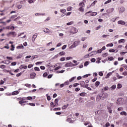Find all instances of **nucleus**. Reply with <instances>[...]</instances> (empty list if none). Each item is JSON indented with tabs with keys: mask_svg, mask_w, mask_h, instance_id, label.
<instances>
[{
	"mask_svg": "<svg viewBox=\"0 0 127 127\" xmlns=\"http://www.w3.org/2000/svg\"><path fill=\"white\" fill-rule=\"evenodd\" d=\"M80 40L75 41L73 44L69 47L70 49H72V48H75V47H77L78 46V44H80Z\"/></svg>",
	"mask_w": 127,
	"mask_h": 127,
	"instance_id": "obj_1",
	"label": "nucleus"
},
{
	"mask_svg": "<svg viewBox=\"0 0 127 127\" xmlns=\"http://www.w3.org/2000/svg\"><path fill=\"white\" fill-rule=\"evenodd\" d=\"M99 96H100L102 100H105V99H107V98H108V93H102L99 94Z\"/></svg>",
	"mask_w": 127,
	"mask_h": 127,
	"instance_id": "obj_2",
	"label": "nucleus"
},
{
	"mask_svg": "<svg viewBox=\"0 0 127 127\" xmlns=\"http://www.w3.org/2000/svg\"><path fill=\"white\" fill-rule=\"evenodd\" d=\"M6 35L8 37H9L10 35H13V36L15 37V36H16V33H15V32H10L7 34Z\"/></svg>",
	"mask_w": 127,
	"mask_h": 127,
	"instance_id": "obj_3",
	"label": "nucleus"
},
{
	"mask_svg": "<svg viewBox=\"0 0 127 127\" xmlns=\"http://www.w3.org/2000/svg\"><path fill=\"white\" fill-rule=\"evenodd\" d=\"M121 104H123V98H119L117 101V104L119 105H121Z\"/></svg>",
	"mask_w": 127,
	"mask_h": 127,
	"instance_id": "obj_4",
	"label": "nucleus"
},
{
	"mask_svg": "<svg viewBox=\"0 0 127 127\" xmlns=\"http://www.w3.org/2000/svg\"><path fill=\"white\" fill-rule=\"evenodd\" d=\"M44 32H45V33H48V34H51L52 33V31L51 30H49L48 28H46V29L43 30Z\"/></svg>",
	"mask_w": 127,
	"mask_h": 127,
	"instance_id": "obj_5",
	"label": "nucleus"
},
{
	"mask_svg": "<svg viewBox=\"0 0 127 127\" xmlns=\"http://www.w3.org/2000/svg\"><path fill=\"white\" fill-rule=\"evenodd\" d=\"M36 76V73H35V72H32V73L30 74V77L31 79H34Z\"/></svg>",
	"mask_w": 127,
	"mask_h": 127,
	"instance_id": "obj_6",
	"label": "nucleus"
},
{
	"mask_svg": "<svg viewBox=\"0 0 127 127\" xmlns=\"http://www.w3.org/2000/svg\"><path fill=\"white\" fill-rule=\"evenodd\" d=\"M37 33H35L34 34V35L33 36L32 38V40L33 42H34V41L35 40V39H36V38L37 37Z\"/></svg>",
	"mask_w": 127,
	"mask_h": 127,
	"instance_id": "obj_7",
	"label": "nucleus"
},
{
	"mask_svg": "<svg viewBox=\"0 0 127 127\" xmlns=\"http://www.w3.org/2000/svg\"><path fill=\"white\" fill-rule=\"evenodd\" d=\"M113 11H114V8H111L106 10L107 13H111V12H113Z\"/></svg>",
	"mask_w": 127,
	"mask_h": 127,
	"instance_id": "obj_8",
	"label": "nucleus"
},
{
	"mask_svg": "<svg viewBox=\"0 0 127 127\" xmlns=\"http://www.w3.org/2000/svg\"><path fill=\"white\" fill-rule=\"evenodd\" d=\"M118 24H121L122 25H125L126 24V22L123 20H120L118 22Z\"/></svg>",
	"mask_w": 127,
	"mask_h": 127,
	"instance_id": "obj_9",
	"label": "nucleus"
},
{
	"mask_svg": "<svg viewBox=\"0 0 127 127\" xmlns=\"http://www.w3.org/2000/svg\"><path fill=\"white\" fill-rule=\"evenodd\" d=\"M71 64H72V62L67 63L65 64L64 67H71Z\"/></svg>",
	"mask_w": 127,
	"mask_h": 127,
	"instance_id": "obj_10",
	"label": "nucleus"
},
{
	"mask_svg": "<svg viewBox=\"0 0 127 127\" xmlns=\"http://www.w3.org/2000/svg\"><path fill=\"white\" fill-rule=\"evenodd\" d=\"M100 100H102V98L101 97V96H100V94H99L96 97V101L99 102Z\"/></svg>",
	"mask_w": 127,
	"mask_h": 127,
	"instance_id": "obj_11",
	"label": "nucleus"
},
{
	"mask_svg": "<svg viewBox=\"0 0 127 127\" xmlns=\"http://www.w3.org/2000/svg\"><path fill=\"white\" fill-rule=\"evenodd\" d=\"M16 48L17 49H23L24 47L22 45H20L19 46H17Z\"/></svg>",
	"mask_w": 127,
	"mask_h": 127,
	"instance_id": "obj_12",
	"label": "nucleus"
},
{
	"mask_svg": "<svg viewBox=\"0 0 127 127\" xmlns=\"http://www.w3.org/2000/svg\"><path fill=\"white\" fill-rule=\"evenodd\" d=\"M18 94H19V92H18V91H15L12 92V95L13 96H15V95H18Z\"/></svg>",
	"mask_w": 127,
	"mask_h": 127,
	"instance_id": "obj_13",
	"label": "nucleus"
},
{
	"mask_svg": "<svg viewBox=\"0 0 127 127\" xmlns=\"http://www.w3.org/2000/svg\"><path fill=\"white\" fill-rule=\"evenodd\" d=\"M107 110H108V112L110 114H112V113H113V110H112V108H111L110 106L107 107Z\"/></svg>",
	"mask_w": 127,
	"mask_h": 127,
	"instance_id": "obj_14",
	"label": "nucleus"
},
{
	"mask_svg": "<svg viewBox=\"0 0 127 127\" xmlns=\"http://www.w3.org/2000/svg\"><path fill=\"white\" fill-rule=\"evenodd\" d=\"M124 11H125V7H121L120 9H119V12H124Z\"/></svg>",
	"mask_w": 127,
	"mask_h": 127,
	"instance_id": "obj_15",
	"label": "nucleus"
},
{
	"mask_svg": "<svg viewBox=\"0 0 127 127\" xmlns=\"http://www.w3.org/2000/svg\"><path fill=\"white\" fill-rule=\"evenodd\" d=\"M116 85H113L112 86H111L110 88V90H111L112 91H113V90L116 89Z\"/></svg>",
	"mask_w": 127,
	"mask_h": 127,
	"instance_id": "obj_16",
	"label": "nucleus"
},
{
	"mask_svg": "<svg viewBox=\"0 0 127 127\" xmlns=\"http://www.w3.org/2000/svg\"><path fill=\"white\" fill-rule=\"evenodd\" d=\"M118 42L119 43H125V42H126V41L125 40V39H122L119 40Z\"/></svg>",
	"mask_w": 127,
	"mask_h": 127,
	"instance_id": "obj_17",
	"label": "nucleus"
},
{
	"mask_svg": "<svg viewBox=\"0 0 127 127\" xmlns=\"http://www.w3.org/2000/svg\"><path fill=\"white\" fill-rule=\"evenodd\" d=\"M85 81H81V82H80V86H81V87H82V88H83L84 86H85Z\"/></svg>",
	"mask_w": 127,
	"mask_h": 127,
	"instance_id": "obj_18",
	"label": "nucleus"
},
{
	"mask_svg": "<svg viewBox=\"0 0 127 127\" xmlns=\"http://www.w3.org/2000/svg\"><path fill=\"white\" fill-rule=\"evenodd\" d=\"M97 2V0L94 1L90 5V7L92 6H95V5L96 4V3Z\"/></svg>",
	"mask_w": 127,
	"mask_h": 127,
	"instance_id": "obj_19",
	"label": "nucleus"
},
{
	"mask_svg": "<svg viewBox=\"0 0 127 127\" xmlns=\"http://www.w3.org/2000/svg\"><path fill=\"white\" fill-rule=\"evenodd\" d=\"M68 107H69V104H67L65 105H64L63 106V110H65V109H67V108H68Z\"/></svg>",
	"mask_w": 127,
	"mask_h": 127,
	"instance_id": "obj_20",
	"label": "nucleus"
},
{
	"mask_svg": "<svg viewBox=\"0 0 127 127\" xmlns=\"http://www.w3.org/2000/svg\"><path fill=\"white\" fill-rule=\"evenodd\" d=\"M120 115H121V116H127V112L123 111L120 113Z\"/></svg>",
	"mask_w": 127,
	"mask_h": 127,
	"instance_id": "obj_21",
	"label": "nucleus"
},
{
	"mask_svg": "<svg viewBox=\"0 0 127 127\" xmlns=\"http://www.w3.org/2000/svg\"><path fill=\"white\" fill-rule=\"evenodd\" d=\"M107 47H113V46H114V44L113 43H110V44H108L107 45H106Z\"/></svg>",
	"mask_w": 127,
	"mask_h": 127,
	"instance_id": "obj_22",
	"label": "nucleus"
},
{
	"mask_svg": "<svg viewBox=\"0 0 127 127\" xmlns=\"http://www.w3.org/2000/svg\"><path fill=\"white\" fill-rule=\"evenodd\" d=\"M78 10H79V11H81V12H84V9L83 8V7H80L78 9Z\"/></svg>",
	"mask_w": 127,
	"mask_h": 127,
	"instance_id": "obj_23",
	"label": "nucleus"
},
{
	"mask_svg": "<svg viewBox=\"0 0 127 127\" xmlns=\"http://www.w3.org/2000/svg\"><path fill=\"white\" fill-rule=\"evenodd\" d=\"M79 6H81L82 7H84V5H85V3L84 2H82L79 3Z\"/></svg>",
	"mask_w": 127,
	"mask_h": 127,
	"instance_id": "obj_24",
	"label": "nucleus"
},
{
	"mask_svg": "<svg viewBox=\"0 0 127 127\" xmlns=\"http://www.w3.org/2000/svg\"><path fill=\"white\" fill-rule=\"evenodd\" d=\"M24 103H26V102H25V101L22 102V101H21V100L19 101V104H20V105L23 106H24V105H25V104H23Z\"/></svg>",
	"mask_w": 127,
	"mask_h": 127,
	"instance_id": "obj_25",
	"label": "nucleus"
},
{
	"mask_svg": "<svg viewBox=\"0 0 127 127\" xmlns=\"http://www.w3.org/2000/svg\"><path fill=\"white\" fill-rule=\"evenodd\" d=\"M73 31H74V32H73V34H75V33H77V32H78V30H77L76 28H73Z\"/></svg>",
	"mask_w": 127,
	"mask_h": 127,
	"instance_id": "obj_26",
	"label": "nucleus"
},
{
	"mask_svg": "<svg viewBox=\"0 0 127 127\" xmlns=\"http://www.w3.org/2000/svg\"><path fill=\"white\" fill-rule=\"evenodd\" d=\"M108 59L109 61H113V60H114V58H113V57H108Z\"/></svg>",
	"mask_w": 127,
	"mask_h": 127,
	"instance_id": "obj_27",
	"label": "nucleus"
},
{
	"mask_svg": "<svg viewBox=\"0 0 127 127\" xmlns=\"http://www.w3.org/2000/svg\"><path fill=\"white\" fill-rule=\"evenodd\" d=\"M95 85L96 87H99V85H100V81H96Z\"/></svg>",
	"mask_w": 127,
	"mask_h": 127,
	"instance_id": "obj_28",
	"label": "nucleus"
},
{
	"mask_svg": "<svg viewBox=\"0 0 127 127\" xmlns=\"http://www.w3.org/2000/svg\"><path fill=\"white\" fill-rule=\"evenodd\" d=\"M46 96L47 97L48 101H50V100H51V97H50V96H48V94H46Z\"/></svg>",
	"mask_w": 127,
	"mask_h": 127,
	"instance_id": "obj_29",
	"label": "nucleus"
},
{
	"mask_svg": "<svg viewBox=\"0 0 127 127\" xmlns=\"http://www.w3.org/2000/svg\"><path fill=\"white\" fill-rule=\"evenodd\" d=\"M97 14V12H93L91 14V16H96Z\"/></svg>",
	"mask_w": 127,
	"mask_h": 127,
	"instance_id": "obj_30",
	"label": "nucleus"
},
{
	"mask_svg": "<svg viewBox=\"0 0 127 127\" xmlns=\"http://www.w3.org/2000/svg\"><path fill=\"white\" fill-rule=\"evenodd\" d=\"M39 50L41 52H42V51H44V50H45V49L43 48V47H41V48H39Z\"/></svg>",
	"mask_w": 127,
	"mask_h": 127,
	"instance_id": "obj_31",
	"label": "nucleus"
},
{
	"mask_svg": "<svg viewBox=\"0 0 127 127\" xmlns=\"http://www.w3.org/2000/svg\"><path fill=\"white\" fill-rule=\"evenodd\" d=\"M79 95H80V96H81L82 97H85V96L86 95V93L82 92V93H80Z\"/></svg>",
	"mask_w": 127,
	"mask_h": 127,
	"instance_id": "obj_32",
	"label": "nucleus"
},
{
	"mask_svg": "<svg viewBox=\"0 0 127 127\" xmlns=\"http://www.w3.org/2000/svg\"><path fill=\"white\" fill-rule=\"evenodd\" d=\"M76 79V76L72 77L70 79H69V82H72Z\"/></svg>",
	"mask_w": 127,
	"mask_h": 127,
	"instance_id": "obj_33",
	"label": "nucleus"
},
{
	"mask_svg": "<svg viewBox=\"0 0 127 127\" xmlns=\"http://www.w3.org/2000/svg\"><path fill=\"white\" fill-rule=\"evenodd\" d=\"M5 71H6L7 73H9V74H10V75H11L12 76H13L14 75V74H13V73H12L11 72L9 71V70H7L6 69H5Z\"/></svg>",
	"mask_w": 127,
	"mask_h": 127,
	"instance_id": "obj_34",
	"label": "nucleus"
},
{
	"mask_svg": "<svg viewBox=\"0 0 127 127\" xmlns=\"http://www.w3.org/2000/svg\"><path fill=\"white\" fill-rule=\"evenodd\" d=\"M6 59H8V60H10L11 61H12L13 59H12V57H6Z\"/></svg>",
	"mask_w": 127,
	"mask_h": 127,
	"instance_id": "obj_35",
	"label": "nucleus"
},
{
	"mask_svg": "<svg viewBox=\"0 0 127 127\" xmlns=\"http://www.w3.org/2000/svg\"><path fill=\"white\" fill-rule=\"evenodd\" d=\"M59 55L61 56H62L63 55H65V53L64 52H61L59 53Z\"/></svg>",
	"mask_w": 127,
	"mask_h": 127,
	"instance_id": "obj_36",
	"label": "nucleus"
},
{
	"mask_svg": "<svg viewBox=\"0 0 127 127\" xmlns=\"http://www.w3.org/2000/svg\"><path fill=\"white\" fill-rule=\"evenodd\" d=\"M78 65V64H73V63H71V67H75V66H77Z\"/></svg>",
	"mask_w": 127,
	"mask_h": 127,
	"instance_id": "obj_37",
	"label": "nucleus"
},
{
	"mask_svg": "<svg viewBox=\"0 0 127 127\" xmlns=\"http://www.w3.org/2000/svg\"><path fill=\"white\" fill-rule=\"evenodd\" d=\"M111 74H112V72H109V73H108L107 74L106 76V79H108V78H109V77H110V76H111Z\"/></svg>",
	"mask_w": 127,
	"mask_h": 127,
	"instance_id": "obj_38",
	"label": "nucleus"
},
{
	"mask_svg": "<svg viewBox=\"0 0 127 127\" xmlns=\"http://www.w3.org/2000/svg\"><path fill=\"white\" fill-rule=\"evenodd\" d=\"M61 110V108H56L53 109V111H60Z\"/></svg>",
	"mask_w": 127,
	"mask_h": 127,
	"instance_id": "obj_39",
	"label": "nucleus"
},
{
	"mask_svg": "<svg viewBox=\"0 0 127 127\" xmlns=\"http://www.w3.org/2000/svg\"><path fill=\"white\" fill-rule=\"evenodd\" d=\"M67 11H71L72 10V7L69 6L67 8Z\"/></svg>",
	"mask_w": 127,
	"mask_h": 127,
	"instance_id": "obj_40",
	"label": "nucleus"
},
{
	"mask_svg": "<svg viewBox=\"0 0 127 127\" xmlns=\"http://www.w3.org/2000/svg\"><path fill=\"white\" fill-rule=\"evenodd\" d=\"M34 70H35V71H40V69L39 67H35L34 68Z\"/></svg>",
	"mask_w": 127,
	"mask_h": 127,
	"instance_id": "obj_41",
	"label": "nucleus"
},
{
	"mask_svg": "<svg viewBox=\"0 0 127 127\" xmlns=\"http://www.w3.org/2000/svg\"><path fill=\"white\" fill-rule=\"evenodd\" d=\"M11 48L10 49V50L11 51H13V50H14V46L13 45H11Z\"/></svg>",
	"mask_w": 127,
	"mask_h": 127,
	"instance_id": "obj_42",
	"label": "nucleus"
},
{
	"mask_svg": "<svg viewBox=\"0 0 127 127\" xmlns=\"http://www.w3.org/2000/svg\"><path fill=\"white\" fill-rule=\"evenodd\" d=\"M111 1H112V0H108L107 1L105 2L104 4L109 3V2H111Z\"/></svg>",
	"mask_w": 127,
	"mask_h": 127,
	"instance_id": "obj_43",
	"label": "nucleus"
},
{
	"mask_svg": "<svg viewBox=\"0 0 127 127\" xmlns=\"http://www.w3.org/2000/svg\"><path fill=\"white\" fill-rule=\"evenodd\" d=\"M89 65V62L86 61L84 63V66H88Z\"/></svg>",
	"mask_w": 127,
	"mask_h": 127,
	"instance_id": "obj_44",
	"label": "nucleus"
},
{
	"mask_svg": "<svg viewBox=\"0 0 127 127\" xmlns=\"http://www.w3.org/2000/svg\"><path fill=\"white\" fill-rule=\"evenodd\" d=\"M60 11H61V12L64 13V12H66V9H61Z\"/></svg>",
	"mask_w": 127,
	"mask_h": 127,
	"instance_id": "obj_45",
	"label": "nucleus"
},
{
	"mask_svg": "<svg viewBox=\"0 0 127 127\" xmlns=\"http://www.w3.org/2000/svg\"><path fill=\"white\" fill-rule=\"evenodd\" d=\"M27 105H29L30 106H32V107H34L35 106V104L34 103H28Z\"/></svg>",
	"mask_w": 127,
	"mask_h": 127,
	"instance_id": "obj_46",
	"label": "nucleus"
},
{
	"mask_svg": "<svg viewBox=\"0 0 127 127\" xmlns=\"http://www.w3.org/2000/svg\"><path fill=\"white\" fill-rule=\"evenodd\" d=\"M90 61H91L92 63H94V62H96V59L92 58L90 60Z\"/></svg>",
	"mask_w": 127,
	"mask_h": 127,
	"instance_id": "obj_47",
	"label": "nucleus"
},
{
	"mask_svg": "<svg viewBox=\"0 0 127 127\" xmlns=\"http://www.w3.org/2000/svg\"><path fill=\"white\" fill-rule=\"evenodd\" d=\"M21 57H22V54L19 55V56H18L16 57V59H20V58H21Z\"/></svg>",
	"mask_w": 127,
	"mask_h": 127,
	"instance_id": "obj_48",
	"label": "nucleus"
},
{
	"mask_svg": "<svg viewBox=\"0 0 127 127\" xmlns=\"http://www.w3.org/2000/svg\"><path fill=\"white\" fill-rule=\"evenodd\" d=\"M17 8H18V9H20V8H21V7H22V5H21V4L18 5L17 6Z\"/></svg>",
	"mask_w": 127,
	"mask_h": 127,
	"instance_id": "obj_49",
	"label": "nucleus"
},
{
	"mask_svg": "<svg viewBox=\"0 0 127 127\" xmlns=\"http://www.w3.org/2000/svg\"><path fill=\"white\" fill-rule=\"evenodd\" d=\"M65 72V70H62L61 71H57V73H64Z\"/></svg>",
	"mask_w": 127,
	"mask_h": 127,
	"instance_id": "obj_50",
	"label": "nucleus"
},
{
	"mask_svg": "<svg viewBox=\"0 0 127 127\" xmlns=\"http://www.w3.org/2000/svg\"><path fill=\"white\" fill-rule=\"evenodd\" d=\"M34 0H28L29 3H34Z\"/></svg>",
	"mask_w": 127,
	"mask_h": 127,
	"instance_id": "obj_51",
	"label": "nucleus"
},
{
	"mask_svg": "<svg viewBox=\"0 0 127 127\" xmlns=\"http://www.w3.org/2000/svg\"><path fill=\"white\" fill-rule=\"evenodd\" d=\"M17 64V63L14 62H12L11 64V65L12 66H15V65H16Z\"/></svg>",
	"mask_w": 127,
	"mask_h": 127,
	"instance_id": "obj_52",
	"label": "nucleus"
},
{
	"mask_svg": "<svg viewBox=\"0 0 127 127\" xmlns=\"http://www.w3.org/2000/svg\"><path fill=\"white\" fill-rule=\"evenodd\" d=\"M43 77H47L48 76V74L47 72H44L43 75Z\"/></svg>",
	"mask_w": 127,
	"mask_h": 127,
	"instance_id": "obj_53",
	"label": "nucleus"
},
{
	"mask_svg": "<svg viewBox=\"0 0 127 127\" xmlns=\"http://www.w3.org/2000/svg\"><path fill=\"white\" fill-rule=\"evenodd\" d=\"M122 84H120V83H119V84H118V89H121V88H122Z\"/></svg>",
	"mask_w": 127,
	"mask_h": 127,
	"instance_id": "obj_54",
	"label": "nucleus"
},
{
	"mask_svg": "<svg viewBox=\"0 0 127 127\" xmlns=\"http://www.w3.org/2000/svg\"><path fill=\"white\" fill-rule=\"evenodd\" d=\"M99 76H101V77L103 76L104 73H103V72L102 71H100L99 73Z\"/></svg>",
	"mask_w": 127,
	"mask_h": 127,
	"instance_id": "obj_55",
	"label": "nucleus"
},
{
	"mask_svg": "<svg viewBox=\"0 0 127 127\" xmlns=\"http://www.w3.org/2000/svg\"><path fill=\"white\" fill-rule=\"evenodd\" d=\"M22 75V72H20L16 74V77H19L20 76H21Z\"/></svg>",
	"mask_w": 127,
	"mask_h": 127,
	"instance_id": "obj_56",
	"label": "nucleus"
},
{
	"mask_svg": "<svg viewBox=\"0 0 127 127\" xmlns=\"http://www.w3.org/2000/svg\"><path fill=\"white\" fill-rule=\"evenodd\" d=\"M109 51L110 53H113V52H115L116 51V50L114 49H110L109 50Z\"/></svg>",
	"mask_w": 127,
	"mask_h": 127,
	"instance_id": "obj_57",
	"label": "nucleus"
},
{
	"mask_svg": "<svg viewBox=\"0 0 127 127\" xmlns=\"http://www.w3.org/2000/svg\"><path fill=\"white\" fill-rule=\"evenodd\" d=\"M73 24V21H70L66 24L67 25H71Z\"/></svg>",
	"mask_w": 127,
	"mask_h": 127,
	"instance_id": "obj_58",
	"label": "nucleus"
},
{
	"mask_svg": "<svg viewBox=\"0 0 127 127\" xmlns=\"http://www.w3.org/2000/svg\"><path fill=\"white\" fill-rule=\"evenodd\" d=\"M40 69H41V70H45V66H44L42 65L40 67Z\"/></svg>",
	"mask_w": 127,
	"mask_h": 127,
	"instance_id": "obj_59",
	"label": "nucleus"
},
{
	"mask_svg": "<svg viewBox=\"0 0 127 127\" xmlns=\"http://www.w3.org/2000/svg\"><path fill=\"white\" fill-rule=\"evenodd\" d=\"M40 64H42V62H38L36 63V65H39Z\"/></svg>",
	"mask_w": 127,
	"mask_h": 127,
	"instance_id": "obj_60",
	"label": "nucleus"
},
{
	"mask_svg": "<svg viewBox=\"0 0 127 127\" xmlns=\"http://www.w3.org/2000/svg\"><path fill=\"white\" fill-rule=\"evenodd\" d=\"M103 57H107V56H109V54H108V53H104L103 54Z\"/></svg>",
	"mask_w": 127,
	"mask_h": 127,
	"instance_id": "obj_61",
	"label": "nucleus"
},
{
	"mask_svg": "<svg viewBox=\"0 0 127 127\" xmlns=\"http://www.w3.org/2000/svg\"><path fill=\"white\" fill-rule=\"evenodd\" d=\"M58 56H59L58 54L56 55L53 58V59H56V58H58Z\"/></svg>",
	"mask_w": 127,
	"mask_h": 127,
	"instance_id": "obj_62",
	"label": "nucleus"
},
{
	"mask_svg": "<svg viewBox=\"0 0 127 127\" xmlns=\"http://www.w3.org/2000/svg\"><path fill=\"white\" fill-rule=\"evenodd\" d=\"M122 66H123V67H124V68H125V69H126V70H127V65H126V64H122Z\"/></svg>",
	"mask_w": 127,
	"mask_h": 127,
	"instance_id": "obj_63",
	"label": "nucleus"
},
{
	"mask_svg": "<svg viewBox=\"0 0 127 127\" xmlns=\"http://www.w3.org/2000/svg\"><path fill=\"white\" fill-rule=\"evenodd\" d=\"M78 85H79V83H76L73 84V87H77V86H78Z\"/></svg>",
	"mask_w": 127,
	"mask_h": 127,
	"instance_id": "obj_64",
	"label": "nucleus"
}]
</instances>
